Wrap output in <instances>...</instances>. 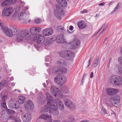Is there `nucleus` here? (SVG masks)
<instances>
[{
    "label": "nucleus",
    "instance_id": "5",
    "mask_svg": "<svg viewBox=\"0 0 122 122\" xmlns=\"http://www.w3.org/2000/svg\"><path fill=\"white\" fill-rule=\"evenodd\" d=\"M54 79L55 82L60 86L63 85L66 81V78L64 76L58 75L55 77Z\"/></svg>",
    "mask_w": 122,
    "mask_h": 122
},
{
    "label": "nucleus",
    "instance_id": "52",
    "mask_svg": "<svg viewBox=\"0 0 122 122\" xmlns=\"http://www.w3.org/2000/svg\"><path fill=\"white\" fill-rule=\"evenodd\" d=\"M111 112L112 115L113 114V115H114V116H115V112L114 111H111Z\"/></svg>",
    "mask_w": 122,
    "mask_h": 122
},
{
    "label": "nucleus",
    "instance_id": "59",
    "mask_svg": "<svg viewBox=\"0 0 122 122\" xmlns=\"http://www.w3.org/2000/svg\"><path fill=\"white\" fill-rule=\"evenodd\" d=\"M3 86L0 83V90H1L3 88Z\"/></svg>",
    "mask_w": 122,
    "mask_h": 122
},
{
    "label": "nucleus",
    "instance_id": "61",
    "mask_svg": "<svg viewBox=\"0 0 122 122\" xmlns=\"http://www.w3.org/2000/svg\"><path fill=\"white\" fill-rule=\"evenodd\" d=\"M113 3V1H111L110 3H109V4H108V5H111Z\"/></svg>",
    "mask_w": 122,
    "mask_h": 122
},
{
    "label": "nucleus",
    "instance_id": "17",
    "mask_svg": "<svg viewBox=\"0 0 122 122\" xmlns=\"http://www.w3.org/2000/svg\"><path fill=\"white\" fill-rule=\"evenodd\" d=\"M51 117L49 115H46L45 114H43L41 115L39 117L40 118H42L44 120H47V122H52V119L51 118Z\"/></svg>",
    "mask_w": 122,
    "mask_h": 122
},
{
    "label": "nucleus",
    "instance_id": "64",
    "mask_svg": "<svg viewBox=\"0 0 122 122\" xmlns=\"http://www.w3.org/2000/svg\"><path fill=\"white\" fill-rule=\"evenodd\" d=\"M120 51L122 53V46L121 47L120 49Z\"/></svg>",
    "mask_w": 122,
    "mask_h": 122
},
{
    "label": "nucleus",
    "instance_id": "47",
    "mask_svg": "<svg viewBox=\"0 0 122 122\" xmlns=\"http://www.w3.org/2000/svg\"><path fill=\"white\" fill-rule=\"evenodd\" d=\"M88 11L86 9H85V10L81 11L80 12V13L81 14H83L84 13H87Z\"/></svg>",
    "mask_w": 122,
    "mask_h": 122
},
{
    "label": "nucleus",
    "instance_id": "57",
    "mask_svg": "<svg viewBox=\"0 0 122 122\" xmlns=\"http://www.w3.org/2000/svg\"><path fill=\"white\" fill-rule=\"evenodd\" d=\"M20 2L21 4H22L23 5H25V3L24 2L22 1L21 0H20Z\"/></svg>",
    "mask_w": 122,
    "mask_h": 122
},
{
    "label": "nucleus",
    "instance_id": "32",
    "mask_svg": "<svg viewBox=\"0 0 122 122\" xmlns=\"http://www.w3.org/2000/svg\"><path fill=\"white\" fill-rule=\"evenodd\" d=\"M67 51H62L60 53L59 55L61 57L66 58Z\"/></svg>",
    "mask_w": 122,
    "mask_h": 122
},
{
    "label": "nucleus",
    "instance_id": "25",
    "mask_svg": "<svg viewBox=\"0 0 122 122\" xmlns=\"http://www.w3.org/2000/svg\"><path fill=\"white\" fill-rule=\"evenodd\" d=\"M108 25L106 23L104 24L103 25H102L101 29L97 32L98 33L99 32L100 30L102 29V28H103V30L101 31L100 35L97 37V38L99 37L100 36L101 34H102L104 32L106 31V30H107V29L108 28Z\"/></svg>",
    "mask_w": 122,
    "mask_h": 122
},
{
    "label": "nucleus",
    "instance_id": "24",
    "mask_svg": "<svg viewBox=\"0 0 122 122\" xmlns=\"http://www.w3.org/2000/svg\"><path fill=\"white\" fill-rule=\"evenodd\" d=\"M117 90V89H115L107 88L106 89V92L108 95H112L114 92H115Z\"/></svg>",
    "mask_w": 122,
    "mask_h": 122
},
{
    "label": "nucleus",
    "instance_id": "63",
    "mask_svg": "<svg viewBox=\"0 0 122 122\" xmlns=\"http://www.w3.org/2000/svg\"><path fill=\"white\" fill-rule=\"evenodd\" d=\"M81 122H89L88 121L85 120L83 121H81Z\"/></svg>",
    "mask_w": 122,
    "mask_h": 122
},
{
    "label": "nucleus",
    "instance_id": "8",
    "mask_svg": "<svg viewBox=\"0 0 122 122\" xmlns=\"http://www.w3.org/2000/svg\"><path fill=\"white\" fill-rule=\"evenodd\" d=\"M13 11V9L11 7L5 8L3 10L2 15L4 16H10Z\"/></svg>",
    "mask_w": 122,
    "mask_h": 122
},
{
    "label": "nucleus",
    "instance_id": "22",
    "mask_svg": "<svg viewBox=\"0 0 122 122\" xmlns=\"http://www.w3.org/2000/svg\"><path fill=\"white\" fill-rule=\"evenodd\" d=\"M37 42L38 44H40L44 41L45 39V37L40 35L37 36Z\"/></svg>",
    "mask_w": 122,
    "mask_h": 122
},
{
    "label": "nucleus",
    "instance_id": "45",
    "mask_svg": "<svg viewBox=\"0 0 122 122\" xmlns=\"http://www.w3.org/2000/svg\"><path fill=\"white\" fill-rule=\"evenodd\" d=\"M118 60L120 62V64L122 66V56L119 57L118 58Z\"/></svg>",
    "mask_w": 122,
    "mask_h": 122
},
{
    "label": "nucleus",
    "instance_id": "35",
    "mask_svg": "<svg viewBox=\"0 0 122 122\" xmlns=\"http://www.w3.org/2000/svg\"><path fill=\"white\" fill-rule=\"evenodd\" d=\"M9 5V4L8 0H6L3 2L1 4V5L5 7Z\"/></svg>",
    "mask_w": 122,
    "mask_h": 122
},
{
    "label": "nucleus",
    "instance_id": "10",
    "mask_svg": "<svg viewBox=\"0 0 122 122\" xmlns=\"http://www.w3.org/2000/svg\"><path fill=\"white\" fill-rule=\"evenodd\" d=\"M56 103L54 102L53 104L56 106L57 108H58L60 110H62L64 109V106L63 103L60 99H57L55 100Z\"/></svg>",
    "mask_w": 122,
    "mask_h": 122
},
{
    "label": "nucleus",
    "instance_id": "7",
    "mask_svg": "<svg viewBox=\"0 0 122 122\" xmlns=\"http://www.w3.org/2000/svg\"><path fill=\"white\" fill-rule=\"evenodd\" d=\"M120 97L119 95H115L111 97L110 99V102L112 105L117 104L120 102Z\"/></svg>",
    "mask_w": 122,
    "mask_h": 122
},
{
    "label": "nucleus",
    "instance_id": "46",
    "mask_svg": "<svg viewBox=\"0 0 122 122\" xmlns=\"http://www.w3.org/2000/svg\"><path fill=\"white\" fill-rule=\"evenodd\" d=\"M69 119L70 120H71V121H63V122H73V121H74V119L72 118H70Z\"/></svg>",
    "mask_w": 122,
    "mask_h": 122
},
{
    "label": "nucleus",
    "instance_id": "29",
    "mask_svg": "<svg viewBox=\"0 0 122 122\" xmlns=\"http://www.w3.org/2000/svg\"><path fill=\"white\" fill-rule=\"evenodd\" d=\"M99 61V58L98 57H97L95 58L93 66L94 68L98 65Z\"/></svg>",
    "mask_w": 122,
    "mask_h": 122
},
{
    "label": "nucleus",
    "instance_id": "50",
    "mask_svg": "<svg viewBox=\"0 0 122 122\" xmlns=\"http://www.w3.org/2000/svg\"><path fill=\"white\" fill-rule=\"evenodd\" d=\"M112 58H110L109 59V62H108V64L107 65L108 66V67L109 66L110 64L111 63V62L112 61Z\"/></svg>",
    "mask_w": 122,
    "mask_h": 122
},
{
    "label": "nucleus",
    "instance_id": "1",
    "mask_svg": "<svg viewBox=\"0 0 122 122\" xmlns=\"http://www.w3.org/2000/svg\"><path fill=\"white\" fill-rule=\"evenodd\" d=\"M2 30L5 34L9 37H12L13 35H15L17 41L18 42L21 41L23 39L28 40L30 39V34L26 30L23 29L20 32L19 29L17 28H13L12 30L6 26L2 27Z\"/></svg>",
    "mask_w": 122,
    "mask_h": 122
},
{
    "label": "nucleus",
    "instance_id": "41",
    "mask_svg": "<svg viewBox=\"0 0 122 122\" xmlns=\"http://www.w3.org/2000/svg\"><path fill=\"white\" fill-rule=\"evenodd\" d=\"M9 5L13 4L16 3V0H8Z\"/></svg>",
    "mask_w": 122,
    "mask_h": 122
},
{
    "label": "nucleus",
    "instance_id": "40",
    "mask_svg": "<svg viewBox=\"0 0 122 122\" xmlns=\"http://www.w3.org/2000/svg\"><path fill=\"white\" fill-rule=\"evenodd\" d=\"M7 112H8L10 115H12L15 114V112L14 111L9 109L8 110Z\"/></svg>",
    "mask_w": 122,
    "mask_h": 122
},
{
    "label": "nucleus",
    "instance_id": "13",
    "mask_svg": "<svg viewBox=\"0 0 122 122\" xmlns=\"http://www.w3.org/2000/svg\"><path fill=\"white\" fill-rule=\"evenodd\" d=\"M42 32L44 35L47 36L51 35L53 32V30L51 28H46Z\"/></svg>",
    "mask_w": 122,
    "mask_h": 122
},
{
    "label": "nucleus",
    "instance_id": "34",
    "mask_svg": "<svg viewBox=\"0 0 122 122\" xmlns=\"http://www.w3.org/2000/svg\"><path fill=\"white\" fill-rule=\"evenodd\" d=\"M71 104H69V107H67L69 108L70 109L73 110L75 108V105L71 101Z\"/></svg>",
    "mask_w": 122,
    "mask_h": 122
},
{
    "label": "nucleus",
    "instance_id": "44",
    "mask_svg": "<svg viewBox=\"0 0 122 122\" xmlns=\"http://www.w3.org/2000/svg\"><path fill=\"white\" fill-rule=\"evenodd\" d=\"M53 38H49V42H50V44L52 43L55 41L54 39H53Z\"/></svg>",
    "mask_w": 122,
    "mask_h": 122
},
{
    "label": "nucleus",
    "instance_id": "56",
    "mask_svg": "<svg viewBox=\"0 0 122 122\" xmlns=\"http://www.w3.org/2000/svg\"><path fill=\"white\" fill-rule=\"evenodd\" d=\"M105 4V3L104 2H103L102 3L99 4L98 5L99 6H102V5H104Z\"/></svg>",
    "mask_w": 122,
    "mask_h": 122
},
{
    "label": "nucleus",
    "instance_id": "60",
    "mask_svg": "<svg viewBox=\"0 0 122 122\" xmlns=\"http://www.w3.org/2000/svg\"><path fill=\"white\" fill-rule=\"evenodd\" d=\"M52 122H61L59 120H55L53 121Z\"/></svg>",
    "mask_w": 122,
    "mask_h": 122
},
{
    "label": "nucleus",
    "instance_id": "21",
    "mask_svg": "<svg viewBox=\"0 0 122 122\" xmlns=\"http://www.w3.org/2000/svg\"><path fill=\"white\" fill-rule=\"evenodd\" d=\"M114 71L119 74L122 75V67L118 64H116L114 67Z\"/></svg>",
    "mask_w": 122,
    "mask_h": 122
},
{
    "label": "nucleus",
    "instance_id": "12",
    "mask_svg": "<svg viewBox=\"0 0 122 122\" xmlns=\"http://www.w3.org/2000/svg\"><path fill=\"white\" fill-rule=\"evenodd\" d=\"M41 29V28L39 27H33L30 28V31L32 34L35 36L38 34Z\"/></svg>",
    "mask_w": 122,
    "mask_h": 122
},
{
    "label": "nucleus",
    "instance_id": "53",
    "mask_svg": "<svg viewBox=\"0 0 122 122\" xmlns=\"http://www.w3.org/2000/svg\"><path fill=\"white\" fill-rule=\"evenodd\" d=\"M63 0H57V1L58 3L60 4V3Z\"/></svg>",
    "mask_w": 122,
    "mask_h": 122
},
{
    "label": "nucleus",
    "instance_id": "26",
    "mask_svg": "<svg viewBox=\"0 0 122 122\" xmlns=\"http://www.w3.org/2000/svg\"><path fill=\"white\" fill-rule=\"evenodd\" d=\"M77 25L79 28L81 29H83L86 27V23L81 21L78 22Z\"/></svg>",
    "mask_w": 122,
    "mask_h": 122
},
{
    "label": "nucleus",
    "instance_id": "4",
    "mask_svg": "<svg viewBox=\"0 0 122 122\" xmlns=\"http://www.w3.org/2000/svg\"><path fill=\"white\" fill-rule=\"evenodd\" d=\"M111 83L115 86L122 84V77L118 76H114L111 77Z\"/></svg>",
    "mask_w": 122,
    "mask_h": 122
},
{
    "label": "nucleus",
    "instance_id": "49",
    "mask_svg": "<svg viewBox=\"0 0 122 122\" xmlns=\"http://www.w3.org/2000/svg\"><path fill=\"white\" fill-rule=\"evenodd\" d=\"M10 119L11 120H14V119H15V120H17V119H16L15 118V117L14 116H11L10 117Z\"/></svg>",
    "mask_w": 122,
    "mask_h": 122
},
{
    "label": "nucleus",
    "instance_id": "9",
    "mask_svg": "<svg viewBox=\"0 0 122 122\" xmlns=\"http://www.w3.org/2000/svg\"><path fill=\"white\" fill-rule=\"evenodd\" d=\"M46 95L48 101L46 105L45 106L48 107L53 104L54 101L53 100V97L49 93L46 92Z\"/></svg>",
    "mask_w": 122,
    "mask_h": 122
},
{
    "label": "nucleus",
    "instance_id": "42",
    "mask_svg": "<svg viewBox=\"0 0 122 122\" xmlns=\"http://www.w3.org/2000/svg\"><path fill=\"white\" fill-rule=\"evenodd\" d=\"M64 29V28L61 26H59L57 27V30L59 31H60L61 30H63Z\"/></svg>",
    "mask_w": 122,
    "mask_h": 122
},
{
    "label": "nucleus",
    "instance_id": "19",
    "mask_svg": "<svg viewBox=\"0 0 122 122\" xmlns=\"http://www.w3.org/2000/svg\"><path fill=\"white\" fill-rule=\"evenodd\" d=\"M74 55L73 52L71 51H67L65 59L68 60H72L74 57Z\"/></svg>",
    "mask_w": 122,
    "mask_h": 122
},
{
    "label": "nucleus",
    "instance_id": "15",
    "mask_svg": "<svg viewBox=\"0 0 122 122\" xmlns=\"http://www.w3.org/2000/svg\"><path fill=\"white\" fill-rule=\"evenodd\" d=\"M9 97L7 95H5L2 97L1 100V106L4 108H5L6 107V104L5 101L9 99Z\"/></svg>",
    "mask_w": 122,
    "mask_h": 122
},
{
    "label": "nucleus",
    "instance_id": "2",
    "mask_svg": "<svg viewBox=\"0 0 122 122\" xmlns=\"http://www.w3.org/2000/svg\"><path fill=\"white\" fill-rule=\"evenodd\" d=\"M56 64L57 66L53 68L52 72L53 73L59 74H65L66 73L67 70L66 68L60 67L61 66H65L66 65V62L64 59L59 60L57 61Z\"/></svg>",
    "mask_w": 122,
    "mask_h": 122
},
{
    "label": "nucleus",
    "instance_id": "11",
    "mask_svg": "<svg viewBox=\"0 0 122 122\" xmlns=\"http://www.w3.org/2000/svg\"><path fill=\"white\" fill-rule=\"evenodd\" d=\"M63 10L61 7L58 5H56V10H55L54 14L56 16L59 18L60 17V15L63 11Z\"/></svg>",
    "mask_w": 122,
    "mask_h": 122
},
{
    "label": "nucleus",
    "instance_id": "54",
    "mask_svg": "<svg viewBox=\"0 0 122 122\" xmlns=\"http://www.w3.org/2000/svg\"><path fill=\"white\" fill-rule=\"evenodd\" d=\"M3 24L1 22L0 23V26L1 27V29L2 30V27H6V26H4L3 25Z\"/></svg>",
    "mask_w": 122,
    "mask_h": 122
},
{
    "label": "nucleus",
    "instance_id": "20",
    "mask_svg": "<svg viewBox=\"0 0 122 122\" xmlns=\"http://www.w3.org/2000/svg\"><path fill=\"white\" fill-rule=\"evenodd\" d=\"M31 118L30 114L29 113H27L24 115L22 119L25 122H28Z\"/></svg>",
    "mask_w": 122,
    "mask_h": 122
},
{
    "label": "nucleus",
    "instance_id": "37",
    "mask_svg": "<svg viewBox=\"0 0 122 122\" xmlns=\"http://www.w3.org/2000/svg\"><path fill=\"white\" fill-rule=\"evenodd\" d=\"M45 101L44 98L43 97L41 98L38 97L37 98V101L40 104H42Z\"/></svg>",
    "mask_w": 122,
    "mask_h": 122
},
{
    "label": "nucleus",
    "instance_id": "14",
    "mask_svg": "<svg viewBox=\"0 0 122 122\" xmlns=\"http://www.w3.org/2000/svg\"><path fill=\"white\" fill-rule=\"evenodd\" d=\"M24 106L27 109L30 110L33 109L34 104L30 100L27 101L24 104Z\"/></svg>",
    "mask_w": 122,
    "mask_h": 122
},
{
    "label": "nucleus",
    "instance_id": "55",
    "mask_svg": "<svg viewBox=\"0 0 122 122\" xmlns=\"http://www.w3.org/2000/svg\"><path fill=\"white\" fill-rule=\"evenodd\" d=\"M93 72H92L91 73V74L90 75V77L91 78H92L93 76Z\"/></svg>",
    "mask_w": 122,
    "mask_h": 122
},
{
    "label": "nucleus",
    "instance_id": "43",
    "mask_svg": "<svg viewBox=\"0 0 122 122\" xmlns=\"http://www.w3.org/2000/svg\"><path fill=\"white\" fill-rule=\"evenodd\" d=\"M35 22L39 24L41 22V20L39 18H36L35 20Z\"/></svg>",
    "mask_w": 122,
    "mask_h": 122
},
{
    "label": "nucleus",
    "instance_id": "30",
    "mask_svg": "<svg viewBox=\"0 0 122 122\" xmlns=\"http://www.w3.org/2000/svg\"><path fill=\"white\" fill-rule=\"evenodd\" d=\"M121 5V4L120 3H118L116 6L114 8V10L112 12L110 13V14H113L116 11H118L120 9Z\"/></svg>",
    "mask_w": 122,
    "mask_h": 122
},
{
    "label": "nucleus",
    "instance_id": "16",
    "mask_svg": "<svg viewBox=\"0 0 122 122\" xmlns=\"http://www.w3.org/2000/svg\"><path fill=\"white\" fill-rule=\"evenodd\" d=\"M81 44L80 40L77 39H75L74 41L70 44L72 49H74L78 47Z\"/></svg>",
    "mask_w": 122,
    "mask_h": 122
},
{
    "label": "nucleus",
    "instance_id": "33",
    "mask_svg": "<svg viewBox=\"0 0 122 122\" xmlns=\"http://www.w3.org/2000/svg\"><path fill=\"white\" fill-rule=\"evenodd\" d=\"M65 105L67 107H69V104H71V101L69 99H65L64 101Z\"/></svg>",
    "mask_w": 122,
    "mask_h": 122
},
{
    "label": "nucleus",
    "instance_id": "18",
    "mask_svg": "<svg viewBox=\"0 0 122 122\" xmlns=\"http://www.w3.org/2000/svg\"><path fill=\"white\" fill-rule=\"evenodd\" d=\"M56 41L58 43H67L66 41L64 38L62 34L60 35L57 37Z\"/></svg>",
    "mask_w": 122,
    "mask_h": 122
},
{
    "label": "nucleus",
    "instance_id": "31",
    "mask_svg": "<svg viewBox=\"0 0 122 122\" xmlns=\"http://www.w3.org/2000/svg\"><path fill=\"white\" fill-rule=\"evenodd\" d=\"M62 92L65 93H68L69 91L68 88L66 86H63L61 88Z\"/></svg>",
    "mask_w": 122,
    "mask_h": 122
},
{
    "label": "nucleus",
    "instance_id": "28",
    "mask_svg": "<svg viewBox=\"0 0 122 122\" xmlns=\"http://www.w3.org/2000/svg\"><path fill=\"white\" fill-rule=\"evenodd\" d=\"M18 102L19 103L22 104L24 103L25 100V96H20L18 97Z\"/></svg>",
    "mask_w": 122,
    "mask_h": 122
},
{
    "label": "nucleus",
    "instance_id": "58",
    "mask_svg": "<svg viewBox=\"0 0 122 122\" xmlns=\"http://www.w3.org/2000/svg\"><path fill=\"white\" fill-rule=\"evenodd\" d=\"M15 122H21V121L20 119H17L15 121Z\"/></svg>",
    "mask_w": 122,
    "mask_h": 122
},
{
    "label": "nucleus",
    "instance_id": "62",
    "mask_svg": "<svg viewBox=\"0 0 122 122\" xmlns=\"http://www.w3.org/2000/svg\"><path fill=\"white\" fill-rule=\"evenodd\" d=\"M88 62H89V64H88V66H87V67H88L89 66V65H90V63L91 62V60H89V61H88Z\"/></svg>",
    "mask_w": 122,
    "mask_h": 122
},
{
    "label": "nucleus",
    "instance_id": "51",
    "mask_svg": "<svg viewBox=\"0 0 122 122\" xmlns=\"http://www.w3.org/2000/svg\"><path fill=\"white\" fill-rule=\"evenodd\" d=\"M73 29V27L72 25H70L69 27V30H72Z\"/></svg>",
    "mask_w": 122,
    "mask_h": 122
},
{
    "label": "nucleus",
    "instance_id": "3",
    "mask_svg": "<svg viewBox=\"0 0 122 122\" xmlns=\"http://www.w3.org/2000/svg\"><path fill=\"white\" fill-rule=\"evenodd\" d=\"M54 104L48 107L45 106L44 108V111L48 112L49 114L52 113L55 115H58L59 114L58 110L57 109L56 106Z\"/></svg>",
    "mask_w": 122,
    "mask_h": 122
},
{
    "label": "nucleus",
    "instance_id": "38",
    "mask_svg": "<svg viewBox=\"0 0 122 122\" xmlns=\"http://www.w3.org/2000/svg\"><path fill=\"white\" fill-rule=\"evenodd\" d=\"M61 2L60 4L61 6L65 7H66L67 6V3L65 0H63Z\"/></svg>",
    "mask_w": 122,
    "mask_h": 122
},
{
    "label": "nucleus",
    "instance_id": "39",
    "mask_svg": "<svg viewBox=\"0 0 122 122\" xmlns=\"http://www.w3.org/2000/svg\"><path fill=\"white\" fill-rule=\"evenodd\" d=\"M49 38H48L44 41V44L46 46H47L50 44V42H49Z\"/></svg>",
    "mask_w": 122,
    "mask_h": 122
},
{
    "label": "nucleus",
    "instance_id": "36",
    "mask_svg": "<svg viewBox=\"0 0 122 122\" xmlns=\"http://www.w3.org/2000/svg\"><path fill=\"white\" fill-rule=\"evenodd\" d=\"M16 106V104L15 103L13 105L9 104V107L10 108H13L14 109H16L19 107L18 106Z\"/></svg>",
    "mask_w": 122,
    "mask_h": 122
},
{
    "label": "nucleus",
    "instance_id": "23",
    "mask_svg": "<svg viewBox=\"0 0 122 122\" xmlns=\"http://www.w3.org/2000/svg\"><path fill=\"white\" fill-rule=\"evenodd\" d=\"M8 115L7 112L3 110L1 112L0 116V117L3 119L5 120L7 118Z\"/></svg>",
    "mask_w": 122,
    "mask_h": 122
},
{
    "label": "nucleus",
    "instance_id": "48",
    "mask_svg": "<svg viewBox=\"0 0 122 122\" xmlns=\"http://www.w3.org/2000/svg\"><path fill=\"white\" fill-rule=\"evenodd\" d=\"M101 111L103 114L105 115L106 114V112L105 109H102Z\"/></svg>",
    "mask_w": 122,
    "mask_h": 122
},
{
    "label": "nucleus",
    "instance_id": "6",
    "mask_svg": "<svg viewBox=\"0 0 122 122\" xmlns=\"http://www.w3.org/2000/svg\"><path fill=\"white\" fill-rule=\"evenodd\" d=\"M50 91L56 97H61L62 96V92L58 90V89L56 87L53 86L50 88Z\"/></svg>",
    "mask_w": 122,
    "mask_h": 122
},
{
    "label": "nucleus",
    "instance_id": "27",
    "mask_svg": "<svg viewBox=\"0 0 122 122\" xmlns=\"http://www.w3.org/2000/svg\"><path fill=\"white\" fill-rule=\"evenodd\" d=\"M26 15L24 12H20L18 15V18L20 20H24L26 17Z\"/></svg>",
    "mask_w": 122,
    "mask_h": 122
}]
</instances>
